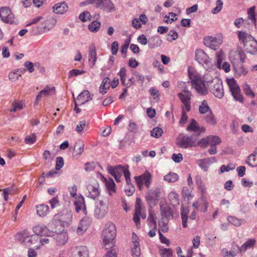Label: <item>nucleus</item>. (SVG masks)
Returning a JSON list of instances; mask_svg holds the SVG:
<instances>
[{
	"instance_id": "1",
	"label": "nucleus",
	"mask_w": 257,
	"mask_h": 257,
	"mask_svg": "<svg viewBox=\"0 0 257 257\" xmlns=\"http://www.w3.org/2000/svg\"><path fill=\"white\" fill-rule=\"evenodd\" d=\"M188 75L191 80L192 87L201 95H206L208 91L205 83H207L212 93L219 99L224 95L222 82L221 79L215 77L211 81L202 80L201 76L197 71L188 70Z\"/></svg>"
},
{
	"instance_id": "2",
	"label": "nucleus",
	"mask_w": 257,
	"mask_h": 257,
	"mask_svg": "<svg viewBox=\"0 0 257 257\" xmlns=\"http://www.w3.org/2000/svg\"><path fill=\"white\" fill-rule=\"evenodd\" d=\"M237 37L247 53L253 55L257 52V41L251 35L245 31H239Z\"/></svg>"
},
{
	"instance_id": "3",
	"label": "nucleus",
	"mask_w": 257,
	"mask_h": 257,
	"mask_svg": "<svg viewBox=\"0 0 257 257\" xmlns=\"http://www.w3.org/2000/svg\"><path fill=\"white\" fill-rule=\"evenodd\" d=\"M116 234V229L115 225L110 222L106 224L102 233L103 246L105 249L114 247Z\"/></svg>"
},
{
	"instance_id": "4",
	"label": "nucleus",
	"mask_w": 257,
	"mask_h": 257,
	"mask_svg": "<svg viewBox=\"0 0 257 257\" xmlns=\"http://www.w3.org/2000/svg\"><path fill=\"white\" fill-rule=\"evenodd\" d=\"M109 200L107 197H100L95 203L94 216L97 219L104 218L108 211Z\"/></svg>"
},
{
	"instance_id": "5",
	"label": "nucleus",
	"mask_w": 257,
	"mask_h": 257,
	"mask_svg": "<svg viewBox=\"0 0 257 257\" xmlns=\"http://www.w3.org/2000/svg\"><path fill=\"white\" fill-rule=\"evenodd\" d=\"M162 188L161 186H158L154 189H149L146 194V200L151 207L156 205L161 193Z\"/></svg>"
},
{
	"instance_id": "6",
	"label": "nucleus",
	"mask_w": 257,
	"mask_h": 257,
	"mask_svg": "<svg viewBox=\"0 0 257 257\" xmlns=\"http://www.w3.org/2000/svg\"><path fill=\"white\" fill-rule=\"evenodd\" d=\"M134 179L140 190L143 189L144 186L147 188H150L152 182V175L148 171H146L140 176H135Z\"/></svg>"
},
{
	"instance_id": "7",
	"label": "nucleus",
	"mask_w": 257,
	"mask_h": 257,
	"mask_svg": "<svg viewBox=\"0 0 257 257\" xmlns=\"http://www.w3.org/2000/svg\"><path fill=\"white\" fill-rule=\"evenodd\" d=\"M86 3L91 4L108 12L114 11L115 10L114 5L111 0H87Z\"/></svg>"
},
{
	"instance_id": "8",
	"label": "nucleus",
	"mask_w": 257,
	"mask_h": 257,
	"mask_svg": "<svg viewBox=\"0 0 257 257\" xmlns=\"http://www.w3.org/2000/svg\"><path fill=\"white\" fill-rule=\"evenodd\" d=\"M55 21L53 19H47L41 22L38 27H33L32 34L37 35L50 31L55 25Z\"/></svg>"
},
{
	"instance_id": "9",
	"label": "nucleus",
	"mask_w": 257,
	"mask_h": 257,
	"mask_svg": "<svg viewBox=\"0 0 257 257\" xmlns=\"http://www.w3.org/2000/svg\"><path fill=\"white\" fill-rule=\"evenodd\" d=\"M196 139L192 137L180 134L178 137L176 144L178 147L182 148H188L195 146Z\"/></svg>"
},
{
	"instance_id": "10",
	"label": "nucleus",
	"mask_w": 257,
	"mask_h": 257,
	"mask_svg": "<svg viewBox=\"0 0 257 257\" xmlns=\"http://www.w3.org/2000/svg\"><path fill=\"white\" fill-rule=\"evenodd\" d=\"M227 83L233 98L236 100L240 102H242L243 97L240 94V90L239 87L234 79L231 78L227 79Z\"/></svg>"
},
{
	"instance_id": "11",
	"label": "nucleus",
	"mask_w": 257,
	"mask_h": 257,
	"mask_svg": "<svg viewBox=\"0 0 257 257\" xmlns=\"http://www.w3.org/2000/svg\"><path fill=\"white\" fill-rule=\"evenodd\" d=\"M204 44L213 50H216L223 42L222 37L218 35L216 37L206 36L204 39Z\"/></svg>"
},
{
	"instance_id": "12",
	"label": "nucleus",
	"mask_w": 257,
	"mask_h": 257,
	"mask_svg": "<svg viewBox=\"0 0 257 257\" xmlns=\"http://www.w3.org/2000/svg\"><path fill=\"white\" fill-rule=\"evenodd\" d=\"M108 172L111 175L115 178L116 181L120 182L122 174L124 175L125 171H128L127 168L122 167L120 165H118L115 167L108 166L107 167Z\"/></svg>"
},
{
	"instance_id": "13",
	"label": "nucleus",
	"mask_w": 257,
	"mask_h": 257,
	"mask_svg": "<svg viewBox=\"0 0 257 257\" xmlns=\"http://www.w3.org/2000/svg\"><path fill=\"white\" fill-rule=\"evenodd\" d=\"M0 18L3 22L6 23L12 24L16 22L14 14L8 8L4 7L0 9Z\"/></svg>"
},
{
	"instance_id": "14",
	"label": "nucleus",
	"mask_w": 257,
	"mask_h": 257,
	"mask_svg": "<svg viewBox=\"0 0 257 257\" xmlns=\"http://www.w3.org/2000/svg\"><path fill=\"white\" fill-rule=\"evenodd\" d=\"M53 234L50 237H52L53 240L57 245H62L65 244L68 241V235L66 232L62 231L60 233H57L53 231Z\"/></svg>"
},
{
	"instance_id": "15",
	"label": "nucleus",
	"mask_w": 257,
	"mask_h": 257,
	"mask_svg": "<svg viewBox=\"0 0 257 257\" xmlns=\"http://www.w3.org/2000/svg\"><path fill=\"white\" fill-rule=\"evenodd\" d=\"M55 216L59 217L62 225L68 226L72 222L73 214L72 211L66 210L56 215Z\"/></svg>"
},
{
	"instance_id": "16",
	"label": "nucleus",
	"mask_w": 257,
	"mask_h": 257,
	"mask_svg": "<svg viewBox=\"0 0 257 257\" xmlns=\"http://www.w3.org/2000/svg\"><path fill=\"white\" fill-rule=\"evenodd\" d=\"M216 67L219 69L223 70L226 73H227L230 70V65L229 63L223 62L224 55L222 52H217L216 54Z\"/></svg>"
},
{
	"instance_id": "17",
	"label": "nucleus",
	"mask_w": 257,
	"mask_h": 257,
	"mask_svg": "<svg viewBox=\"0 0 257 257\" xmlns=\"http://www.w3.org/2000/svg\"><path fill=\"white\" fill-rule=\"evenodd\" d=\"M33 232L37 235L45 236L50 237L53 234V231L50 230L47 226L44 225H38L33 227Z\"/></svg>"
},
{
	"instance_id": "18",
	"label": "nucleus",
	"mask_w": 257,
	"mask_h": 257,
	"mask_svg": "<svg viewBox=\"0 0 257 257\" xmlns=\"http://www.w3.org/2000/svg\"><path fill=\"white\" fill-rule=\"evenodd\" d=\"M39 237L36 235H29L28 233L26 238H25L24 245L28 247L34 245L36 249H38L40 247V245L39 243Z\"/></svg>"
},
{
	"instance_id": "19",
	"label": "nucleus",
	"mask_w": 257,
	"mask_h": 257,
	"mask_svg": "<svg viewBox=\"0 0 257 257\" xmlns=\"http://www.w3.org/2000/svg\"><path fill=\"white\" fill-rule=\"evenodd\" d=\"M87 190L88 192L86 193V196L94 200L96 199L100 194L99 185L97 184L88 185Z\"/></svg>"
},
{
	"instance_id": "20",
	"label": "nucleus",
	"mask_w": 257,
	"mask_h": 257,
	"mask_svg": "<svg viewBox=\"0 0 257 257\" xmlns=\"http://www.w3.org/2000/svg\"><path fill=\"white\" fill-rule=\"evenodd\" d=\"M221 142L220 139L215 136H209L206 138H203L199 144H202L205 146H216Z\"/></svg>"
},
{
	"instance_id": "21",
	"label": "nucleus",
	"mask_w": 257,
	"mask_h": 257,
	"mask_svg": "<svg viewBox=\"0 0 257 257\" xmlns=\"http://www.w3.org/2000/svg\"><path fill=\"white\" fill-rule=\"evenodd\" d=\"M97 60V54L96 47L94 44L92 43L89 46L88 49V61L91 68L94 66Z\"/></svg>"
},
{
	"instance_id": "22",
	"label": "nucleus",
	"mask_w": 257,
	"mask_h": 257,
	"mask_svg": "<svg viewBox=\"0 0 257 257\" xmlns=\"http://www.w3.org/2000/svg\"><path fill=\"white\" fill-rule=\"evenodd\" d=\"M195 60L200 64L204 65L209 62V59L205 52L201 49L195 51Z\"/></svg>"
},
{
	"instance_id": "23",
	"label": "nucleus",
	"mask_w": 257,
	"mask_h": 257,
	"mask_svg": "<svg viewBox=\"0 0 257 257\" xmlns=\"http://www.w3.org/2000/svg\"><path fill=\"white\" fill-rule=\"evenodd\" d=\"M76 200L74 202V205L75 207V210L77 212H79L80 210H82L85 214H86V208L85 204L84 198L81 195H80L78 198H76Z\"/></svg>"
},
{
	"instance_id": "24",
	"label": "nucleus",
	"mask_w": 257,
	"mask_h": 257,
	"mask_svg": "<svg viewBox=\"0 0 257 257\" xmlns=\"http://www.w3.org/2000/svg\"><path fill=\"white\" fill-rule=\"evenodd\" d=\"M137 236L134 233H133V243L132 244V254L133 257H140L141 249L139 242L137 240Z\"/></svg>"
},
{
	"instance_id": "25",
	"label": "nucleus",
	"mask_w": 257,
	"mask_h": 257,
	"mask_svg": "<svg viewBox=\"0 0 257 257\" xmlns=\"http://www.w3.org/2000/svg\"><path fill=\"white\" fill-rule=\"evenodd\" d=\"M53 12L57 14H64L68 10L67 4L64 2H61L56 4L53 7Z\"/></svg>"
},
{
	"instance_id": "26",
	"label": "nucleus",
	"mask_w": 257,
	"mask_h": 257,
	"mask_svg": "<svg viewBox=\"0 0 257 257\" xmlns=\"http://www.w3.org/2000/svg\"><path fill=\"white\" fill-rule=\"evenodd\" d=\"M92 99V97L88 90L83 91L77 97V101L81 105Z\"/></svg>"
},
{
	"instance_id": "27",
	"label": "nucleus",
	"mask_w": 257,
	"mask_h": 257,
	"mask_svg": "<svg viewBox=\"0 0 257 257\" xmlns=\"http://www.w3.org/2000/svg\"><path fill=\"white\" fill-rule=\"evenodd\" d=\"M89 225V220L86 218H82L79 222L76 232L78 235H82L85 232Z\"/></svg>"
},
{
	"instance_id": "28",
	"label": "nucleus",
	"mask_w": 257,
	"mask_h": 257,
	"mask_svg": "<svg viewBox=\"0 0 257 257\" xmlns=\"http://www.w3.org/2000/svg\"><path fill=\"white\" fill-rule=\"evenodd\" d=\"M84 144L83 141H78L74 147L73 156L75 157H79L84 151Z\"/></svg>"
},
{
	"instance_id": "29",
	"label": "nucleus",
	"mask_w": 257,
	"mask_h": 257,
	"mask_svg": "<svg viewBox=\"0 0 257 257\" xmlns=\"http://www.w3.org/2000/svg\"><path fill=\"white\" fill-rule=\"evenodd\" d=\"M246 163L252 167L257 166V147L253 153L247 157Z\"/></svg>"
},
{
	"instance_id": "30",
	"label": "nucleus",
	"mask_w": 257,
	"mask_h": 257,
	"mask_svg": "<svg viewBox=\"0 0 257 257\" xmlns=\"http://www.w3.org/2000/svg\"><path fill=\"white\" fill-rule=\"evenodd\" d=\"M256 243L254 238L248 239L239 248L240 252H244L247 249L252 248Z\"/></svg>"
},
{
	"instance_id": "31",
	"label": "nucleus",
	"mask_w": 257,
	"mask_h": 257,
	"mask_svg": "<svg viewBox=\"0 0 257 257\" xmlns=\"http://www.w3.org/2000/svg\"><path fill=\"white\" fill-rule=\"evenodd\" d=\"M88 251L85 246L76 247L75 249V257H88Z\"/></svg>"
},
{
	"instance_id": "32",
	"label": "nucleus",
	"mask_w": 257,
	"mask_h": 257,
	"mask_svg": "<svg viewBox=\"0 0 257 257\" xmlns=\"http://www.w3.org/2000/svg\"><path fill=\"white\" fill-rule=\"evenodd\" d=\"M37 214L41 217L45 216L49 211V207L46 204H40L36 206Z\"/></svg>"
},
{
	"instance_id": "33",
	"label": "nucleus",
	"mask_w": 257,
	"mask_h": 257,
	"mask_svg": "<svg viewBox=\"0 0 257 257\" xmlns=\"http://www.w3.org/2000/svg\"><path fill=\"white\" fill-rule=\"evenodd\" d=\"M110 79L108 77L104 78L99 86V91L100 93L104 94L110 87Z\"/></svg>"
},
{
	"instance_id": "34",
	"label": "nucleus",
	"mask_w": 257,
	"mask_h": 257,
	"mask_svg": "<svg viewBox=\"0 0 257 257\" xmlns=\"http://www.w3.org/2000/svg\"><path fill=\"white\" fill-rule=\"evenodd\" d=\"M189 210L188 207H182L181 209V216L182 226L184 228L187 227V222L188 218Z\"/></svg>"
},
{
	"instance_id": "35",
	"label": "nucleus",
	"mask_w": 257,
	"mask_h": 257,
	"mask_svg": "<svg viewBox=\"0 0 257 257\" xmlns=\"http://www.w3.org/2000/svg\"><path fill=\"white\" fill-rule=\"evenodd\" d=\"M161 213L162 219L168 220L173 216L171 208L168 206H161Z\"/></svg>"
},
{
	"instance_id": "36",
	"label": "nucleus",
	"mask_w": 257,
	"mask_h": 257,
	"mask_svg": "<svg viewBox=\"0 0 257 257\" xmlns=\"http://www.w3.org/2000/svg\"><path fill=\"white\" fill-rule=\"evenodd\" d=\"M162 43V41L159 36H153L149 40V47L154 48L160 46Z\"/></svg>"
},
{
	"instance_id": "37",
	"label": "nucleus",
	"mask_w": 257,
	"mask_h": 257,
	"mask_svg": "<svg viewBox=\"0 0 257 257\" xmlns=\"http://www.w3.org/2000/svg\"><path fill=\"white\" fill-rule=\"evenodd\" d=\"M255 7L253 6L249 8L247 10L248 20L250 21V23L256 26V19L255 15Z\"/></svg>"
},
{
	"instance_id": "38",
	"label": "nucleus",
	"mask_w": 257,
	"mask_h": 257,
	"mask_svg": "<svg viewBox=\"0 0 257 257\" xmlns=\"http://www.w3.org/2000/svg\"><path fill=\"white\" fill-rule=\"evenodd\" d=\"M204 118L205 122L210 125H215L217 123L215 116L212 111H209V113L204 115Z\"/></svg>"
},
{
	"instance_id": "39",
	"label": "nucleus",
	"mask_w": 257,
	"mask_h": 257,
	"mask_svg": "<svg viewBox=\"0 0 257 257\" xmlns=\"http://www.w3.org/2000/svg\"><path fill=\"white\" fill-rule=\"evenodd\" d=\"M105 185L108 190V194L111 195V192L114 193L115 192V185L111 178H109L108 180L105 179Z\"/></svg>"
},
{
	"instance_id": "40",
	"label": "nucleus",
	"mask_w": 257,
	"mask_h": 257,
	"mask_svg": "<svg viewBox=\"0 0 257 257\" xmlns=\"http://www.w3.org/2000/svg\"><path fill=\"white\" fill-rule=\"evenodd\" d=\"M238 247L237 249L232 248L230 251H228L226 248H223L221 251L222 255L224 257H234L236 255L238 252Z\"/></svg>"
},
{
	"instance_id": "41",
	"label": "nucleus",
	"mask_w": 257,
	"mask_h": 257,
	"mask_svg": "<svg viewBox=\"0 0 257 257\" xmlns=\"http://www.w3.org/2000/svg\"><path fill=\"white\" fill-rule=\"evenodd\" d=\"M179 179V176L175 173L170 172L164 177V180L169 183H174Z\"/></svg>"
},
{
	"instance_id": "42",
	"label": "nucleus",
	"mask_w": 257,
	"mask_h": 257,
	"mask_svg": "<svg viewBox=\"0 0 257 257\" xmlns=\"http://www.w3.org/2000/svg\"><path fill=\"white\" fill-rule=\"evenodd\" d=\"M206 100L202 101L201 104L199 106V112L201 114H206L211 111Z\"/></svg>"
},
{
	"instance_id": "43",
	"label": "nucleus",
	"mask_w": 257,
	"mask_h": 257,
	"mask_svg": "<svg viewBox=\"0 0 257 257\" xmlns=\"http://www.w3.org/2000/svg\"><path fill=\"white\" fill-rule=\"evenodd\" d=\"M28 232L27 230H24L20 232L17 233L15 235V238L22 244H24L25 238L27 236Z\"/></svg>"
},
{
	"instance_id": "44",
	"label": "nucleus",
	"mask_w": 257,
	"mask_h": 257,
	"mask_svg": "<svg viewBox=\"0 0 257 257\" xmlns=\"http://www.w3.org/2000/svg\"><path fill=\"white\" fill-rule=\"evenodd\" d=\"M199 130V125L197 122L194 119L191 120V121L187 128V131L188 132H198Z\"/></svg>"
},
{
	"instance_id": "45",
	"label": "nucleus",
	"mask_w": 257,
	"mask_h": 257,
	"mask_svg": "<svg viewBox=\"0 0 257 257\" xmlns=\"http://www.w3.org/2000/svg\"><path fill=\"white\" fill-rule=\"evenodd\" d=\"M227 220L229 223L236 226H240L243 222L242 219L232 216H228L227 217Z\"/></svg>"
},
{
	"instance_id": "46",
	"label": "nucleus",
	"mask_w": 257,
	"mask_h": 257,
	"mask_svg": "<svg viewBox=\"0 0 257 257\" xmlns=\"http://www.w3.org/2000/svg\"><path fill=\"white\" fill-rule=\"evenodd\" d=\"M100 25L99 22L94 21L88 25V28L91 32H96L98 31Z\"/></svg>"
},
{
	"instance_id": "47",
	"label": "nucleus",
	"mask_w": 257,
	"mask_h": 257,
	"mask_svg": "<svg viewBox=\"0 0 257 257\" xmlns=\"http://www.w3.org/2000/svg\"><path fill=\"white\" fill-rule=\"evenodd\" d=\"M0 191H3V194L4 196V200L5 201H7L9 198V197H8L9 195L13 194L14 193V190L12 187H9L3 189V190H0Z\"/></svg>"
},
{
	"instance_id": "48",
	"label": "nucleus",
	"mask_w": 257,
	"mask_h": 257,
	"mask_svg": "<svg viewBox=\"0 0 257 257\" xmlns=\"http://www.w3.org/2000/svg\"><path fill=\"white\" fill-rule=\"evenodd\" d=\"M148 224L151 228H157L155 215L150 213L147 219Z\"/></svg>"
},
{
	"instance_id": "49",
	"label": "nucleus",
	"mask_w": 257,
	"mask_h": 257,
	"mask_svg": "<svg viewBox=\"0 0 257 257\" xmlns=\"http://www.w3.org/2000/svg\"><path fill=\"white\" fill-rule=\"evenodd\" d=\"M242 88L245 94L247 96L251 98H253L254 97L255 94L254 92L252 91L250 86L248 84H247L246 83L244 84L243 85Z\"/></svg>"
},
{
	"instance_id": "50",
	"label": "nucleus",
	"mask_w": 257,
	"mask_h": 257,
	"mask_svg": "<svg viewBox=\"0 0 257 257\" xmlns=\"http://www.w3.org/2000/svg\"><path fill=\"white\" fill-rule=\"evenodd\" d=\"M159 231L161 230L163 232H166L168 230V221L167 219H162L159 223Z\"/></svg>"
},
{
	"instance_id": "51",
	"label": "nucleus",
	"mask_w": 257,
	"mask_h": 257,
	"mask_svg": "<svg viewBox=\"0 0 257 257\" xmlns=\"http://www.w3.org/2000/svg\"><path fill=\"white\" fill-rule=\"evenodd\" d=\"M191 94H184L182 93H178V96L183 104L190 103Z\"/></svg>"
},
{
	"instance_id": "52",
	"label": "nucleus",
	"mask_w": 257,
	"mask_h": 257,
	"mask_svg": "<svg viewBox=\"0 0 257 257\" xmlns=\"http://www.w3.org/2000/svg\"><path fill=\"white\" fill-rule=\"evenodd\" d=\"M235 168V165L232 163H230L227 166L222 165L220 168V172L221 173L225 172H228L229 171L234 170Z\"/></svg>"
},
{
	"instance_id": "53",
	"label": "nucleus",
	"mask_w": 257,
	"mask_h": 257,
	"mask_svg": "<svg viewBox=\"0 0 257 257\" xmlns=\"http://www.w3.org/2000/svg\"><path fill=\"white\" fill-rule=\"evenodd\" d=\"M162 130L158 127H155L151 132V136L156 138H159L162 135Z\"/></svg>"
},
{
	"instance_id": "54",
	"label": "nucleus",
	"mask_w": 257,
	"mask_h": 257,
	"mask_svg": "<svg viewBox=\"0 0 257 257\" xmlns=\"http://www.w3.org/2000/svg\"><path fill=\"white\" fill-rule=\"evenodd\" d=\"M162 257H172L173 251L170 248H163L160 249Z\"/></svg>"
},
{
	"instance_id": "55",
	"label": "nucleus",
	"mask_w": 257,
	"mask_h": 257,
	"mask_svg": "<svg viewBox=\"0 0 257 257\" xmlns=\"http://www.w3.org/2000/svg\"><path fill=\"white\" fill-rule=\"evenodd\" d=\"M178 194L174 191L171 192L168 195V199L172 203H177L178 201Z\"/></svg>"
},
{
	"instance_id": "56",
	"label": "nucleus",
	"mask_w": 257,
	"mask_h": 257,
	"mask_svg": "<svg viewBox=\"0 0 257 257\" xmlns=\"http://www.w3.org/2000/svg\"><path fill=\"white\" fill-rule=\"evenodd\" d=\"M79 18L81 21L85 22L90 20L91 15L89 12L85 11L80 14Z\"/></svg>"
},
{
	"instance_id": "57",
	"label": "nucleus",
	"mask_w": 257,
	"mask_h": 257,
	"mask_svg": "<svg viewBox=\"0 0 257 257\" xmlns=\"http://www.w3.org/2000/svg\"><path fill=\"white\" fill-rule=\"evenodd\" d=\"M216 5V6L212 11V13L214 14L218 13L221 10L223 2L221 0H217Z\"/></svg>"
},
{
	"instance_id": "58",
	"label": "nucleus",
	"mask_w": 257,
	"mask_h": 257,
	"mask_svg": "<svg viewBox=\"0 0 257 257\" xmlns=\"http://www.w3.org/2000/svg\"><path fill=\"white\" fill-rule=\"evenodd\" d=\"M178 37V33L175 30H171L168 34V41H172L176 40Z\"/></svg>"
},
{
	"instance_id": "59",
	"label": "nucleus",
	"mask_w": 257,
	"mask_h": 257,
	"mask_svg": "<svg viewBox=\"0 0 257 257\" xmlns=\"http://www.w3.org/2000/svg\"><path fill=\"white\" fill-rule=\"evenodd\" d=\"M36 141V135L33 134L30 136H27L25 138V142L26 144H32Z\"/></svg>"
},
{
	"instance_id": "60",
	"label": "nucleus",
	"mask_w": 257,
	"mask_h": 257,
	"mask_svg": "<svg viewBox=\"0 0 257 257\" xmlns=\"http://www.w3.org/2000/svg\"><path fill=\"white\" fill-rule=\"evenodd\" d=\"M54 90V87H47L41 91V93H43V96H47L52 95Z\"/></svg>"
},
{
	"instance_id": "61",
	"label": "nucleus",
	"mask_w": 257,
	"mask_h": 257,
	"mask_svg": "<svg viewBox=\"0 0 257 257\" xmlns=\"http://www.w3.org/2000/svg\"><path fill=\"white\" fill-rule=\"evenodd\" d=\"M84 73L85 71L83 70L74 69L69 72L68 76L69 78H71L74 76H76L77 75L82 74Z\"/></svg>"
},
{
	"instance_id": "62",
	"label": "nucleus",
	"mask_w": 257,
	"mask_h": 257,
	"mask_svg": "<svg viewBox=\"0 0 257 257\" xmlns=\"http://www.w3.org/2000/svg\"><path fill=\"white\" fill-rule=\"evenodd\" d=\"M64 165V160L62 157H58L56 159L55 169L56 170H60Z\"/></svg>"
},
{
	"instance_id": "63",
	"label": "nucleus",
	"mask_w": 257,
	"mask_h": 257,
	"mask_svg": "<svg viewBox=\"0 0 257 257\" xmlns=\"http://www.w3.org/2000/svg\"><path fill=\"white\" fill-rule=\"evenodd\" d=\"M88 125V122L85 120L80 121L79 124H77L76 127V130L77 132H81L84 127Z\"/></svg>"
},
{
	"instance_id": "64",
	"label": "nucleus",
	"mask_w": 257,
	"mask_h": 257,
	"mask_svg": "<svg viewBox=\"0 0 257 257\" xmlns=\"http://www.w3.org/2000/svg\"><path fill=\"white\" fill-rule=\"evenodd\" d=\"M199 166L205 172L208 170L209 166L207 165L204 159H201L198 161Z\"/></svg>"
}]
</instances>
